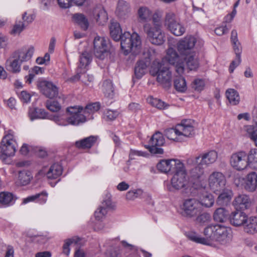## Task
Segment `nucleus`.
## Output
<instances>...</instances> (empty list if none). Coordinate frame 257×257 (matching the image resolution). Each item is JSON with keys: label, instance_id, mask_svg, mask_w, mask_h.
Listing matches in <instances>:
<instances>
[{"label": "nucleus", "instance_id": "obj_24", "mask_svg": "<svg viewBox=\"0 0 257 257\" xmlns=\"http://www.w3.org/2000/svg\"><path fill=\"white\" fill-rule=\"evenodd\" d=\"M233 205L237 209L245 210L249 208L251 201L248 196L245 194H239L235 197Z\"/></svg>", "mask_w": 257, "mask_h": 257}, {"label": "nucleus", "instance_id": "obj_52", "mask_svg": "<svg viewBox=\"0 0 257 257\" xmlns=\"http://www.w3.org/2000/svg\"><path fill=\"white\" fill-rule=\"evenodd\" d=\"M45 106L48 109L52 112H58L61 109V104L55 100H48L45 103Z\"/></svg>", "mask_w": 257, "mask_h": 257}, {"label": "nucleus", "instance_id": "obj_40", "mask_svg": "<svg viewBox=\"0 0 257 257\" xmlns=\"http://www.w3.org/2000/svg\"><path fill=\"white\" fill-rule=\"evenodd\" d=\"M73 18L82 29L85 31L88 29L89 23L87 19L83 14H75L73 15Z\"/></svg>", "mask_w": 257, "mask_h": 257}, {"label": "nucleus", "instance_id": "obj_42", "mask_svg": "<svg viewBox=\"0 0 257 257\" xmlns=\"http://www.w3.org/2000/svg\"><path fill=\"white\" fill-rule=\"evenodd\" d=\"M165 136L169 140L177 142L181 141L182 138H180L178 126L176 128H169L164 131Z\"/></svg>", "mask_w": 257, "mask_h": 257}, {"label": "nucleus", "instance_id": "obj_3", "mask_svg": "<svg viewBox=\"0 0 257 257\" xmlns=\"http://www.w3.org/2000/svg\"><path fill=\"white\" fill-rule=\"evenodd\" d=\"M152 76H157V81L162 86L169 88L171 86L172 74L169 69L164 64L154 62L150 70Z\"/></svg>", "mask_w": 257, "mask_h": 257}, {"label": "nucleus", "instance_id": "obj_28", "mask_svg": "<svg viewBox=\"0 0 257 257\" xmlns=\"http://www.w3.org/2000/svg\"><path fill=\"white\" fill-rule=\"evenodd\" d=\"M47 192L46 191H43L40 193L28 196L24 199L23 203L26 204L29 202L34 201L40 204H45L47 200Z\"/></svg>", "mask_w": 257, "mask_h": 257}, {"label": "nucleus", "instance_id": "obj_36", "mask_svg": "<svg viewBox=\"0 0 257 257\" xmlns=\"http://www.w3.org/2000/svg\"><path fill=\"white\" fill-rule=\"evenodd\" d=\"M228 212L223 207L216 209L213 214L214 220L218 222H224L228 218Z\"/></svg>", "mask_w": 257, "mask_h": 257}, {"label": "nucleus", "instance_id": "obj_43", "mask_svg": "<svg viewBox=\"0 0 257 257\" xmlns=\"http://www.w3.org/2000/svg\"><path fill=\"white\" fill-rule=\"evenodd\" d=\"M32 178V173L30 171L23 170L19 172L18 181L22 185L25 186L28 184Z\"/></svg>", "mask_w": 257, "mask_h": 257}, {"label": "nucleus", "instance_id": "obj_60", "mask_svg": "<svg viewBox=\"0 0 257 257\" xmlns=\"http://www.w3.org/2000/svg\"><path fill=\"white\" fill-rule=\"evenodd\" d=\"M204 86V81L201 79L195 80L192 84V87L197 91H200L203 90Z\"/></svg>", "mask_w": 257, "mask_h": 257}, {"label": "nucleus", "instance_id": "obj_62", "mask_svg": "<svg viewBox=\"0 0 257 257\" xmlns=\"http://www.w3.org/2000/svg\"><path fill=\"white\" fill-rule=\"evenodd\" d=\"M145 147L152 154H162L164 152L163 149L159 147H155V146L153 145L150 144V145H145Z\"/></svg>", "mask_w": 257, "mask_h": 257}, {"label": "nucleus", "instance_id": "obj_50", "mask_svg": "<svg viewBox=\"0 0 257 257\" xmlns=\"http://www.w3.org/2000/svg\"><path fill=\"white\" fill-rule=\"evenodd\" d=\"M164 23L165 25L167 26L168 29L173 25H175L176 23H178V22L177 20L175 14L172 12H169L166 15Z\"/></svg>", "mask_w": 257, "mask_h": 257}, {"label": "nucleus", "instance_id": "obj_46", "mask_svg": "<svg viewBox=\"0 0 257 257\" xmlns=\"http://www.w3.org/2000/svg\"><path fill=\"white\" fill-rule=\"evenodd\" d=\"M100 108V104L99 102H96L87 104L84 108H83V111L85 115H89L92 114L94 112L99 110Z\"/></svg>", "mask_w": 257, "mask_h": 257}, {"label": "nucleus", "instance_id": "obj_12", "mask_svg": "<svg viewBox=\"0 0 257 257\" xmlns=\"http://www.w3.org/2000/svg\"><path fill=\"white\" fill-rule=\"evenodd\" d=\"M37 85L40 92L47 98L52 99L58 95V88L51 81H39Z\"/></svg>", "mask_w": 257, "mask_h": 257}, {"label": "nucleus", "instance_id": "obj_13", "mask_svg": "<svg viewBox=\"0 0 257 257\" xmlns=\"http://www.w3.org/2000/svg\"><path fill=\"white\" fill-rule=\"evenodd\" d=\"M208 182L210 188L216 193L224 188L226 184V179L222 173L214 172L209 176Z\"/></svg>", "mask_w": 257, "mask_h": 257}, {"label": "nucleus", "instance_id": "obj_64", "mask_svg": "<svg viewBox=\"0 0 257 257\" xmlns=\"http://www.w3.org/2000/svg\"><path fill=\"white\" fill-rule=\"evenodd\" d=\"M106 257H120V253L117 248L110 249L107 252Z\"/></svg>", "mask_w": 257, "mask_h": 257}, {"label": "nucleus", "instance_id": "obj_63", "mask_svg": "<svg viewBox=\"0 0 257 257\" xmlns=\"http://www.w3.org/2000/svg\"><path fill=\"white\" fill-rule=\"evenodd\" d=\"M73 242H75V243H77L76 241H75L74 239H68L65 240L63 246V251L66 255H68L69 254L70 250L69 246Z\"/></svg>", "mask_w": 257, "mask_h": 257}, {"label": "nucleus", "instance_id": "obj_44", "mask_svg": "<svg viewBox=\"0 0 257 257\" xmlns=\"http://www.w3.org/2000/svg\"><path fill=\"white\" fill-rule=\"evenodd\" d=\"M183 59L186 61L187 66L190 70H195L198 68L199 63L198 60L195 58V52L184 57Z\"/></svg>", "mask_w": 257, "mask_h": 257}, {"label": "nucleus", "instance_id": "obj_2", "mask_svg": "<svg viewBox=\"0 0 257 257\" xmlns=\"http://www.w3.org/2000/svg\"><path fill=\"white\" fill-rule=\"evenodd\" d=\"M120 46L125 55L132 53L137 55L140 50L141 40L140 36L136 32L132 34L128 32H125L121 35L120 38Z\"/></svg>", "mask_w": 257, "mask_h": 257}, {"label": "nucleus", "instance_id": "obj_15", "mask_svg": "<svg viewBox=\"0 0 257 257\" xmlns=\"http://www.w3.org/2000/svg\"><path fill=\"white\" fill-rule=\"evenodd\" d=\"M151 52L147 50L143 53V60L137 62L135 67V74L136 77L140 79L145 74L147 67L150 65L151 62Z\"/></svg>", "mask_w": 257, "mask_h": 257}, {"label": "nucleus", "instance_id": "obj_31", "mask_svg": "<svg viewBox=\"0 0 257 257\" xmlns=\"http://www.w3.org/2000/svg\"><path fill=\"white\" fill-rule=\"evenodd\" d=\"M243 228L244 231L247 233L254 234L257 232V217H247Z\"/></svg>", "mask_w": 257, "mask_h": 257}, {"label": "nucleus", "instance_id": "obj_23", "mask_svg": "<svg viewBox=\"0 0 257 257\" xmlns=\"http://www.w3.org/2000/svg\"><path fill=\"white\" fill-rule=\"evenodd\" d=\"M180 138L192 137L194 136V127L191 124L190 120H183L181 124L178 125Z\"/></svg>", "mask_w": 257, "mask_h": 257}, {"label": "nucleus", "instance_id": "obj_53", "mask_svg": "<svg viewBox=\"0 0 257 257\" xmlns=\"http://www.w3.org/2000/svg\"><path fill=\"white\" fill-rule=\"evenodd\" d=\"M92 58L91 55L88 53L85 52L82 54L80 56L79 67L80 68L85 67L87 66L91 61Z\"/></svg>", "mask_w": 257, "mask_h": 257}, {"label": "nucleus", "instance_id": "obj_26", "mask_svg": "<svg viewBox=\"0 0 257 257\" xmlns=\"http://www.w3.org/2000/svg\"><path fill=\"white\" fill-rule=\"evenodd\" d=\"M113 207L114 205L112 204L111 200L108 199L104 200L94 213L95 218L100 220L106 214L108 209H113Z\"/></svg>", "mask_w": 257, "mask_h": 257}, {"label": "nucleus", "instance_id": "obj_59", "mask_svg": "<svg viewBox=\"0 0 257 257\" xmlns=\"http://www.w3.org/2000/svg\"><path fill=\"white\" fill-rule=\"evenodd\" d=\"M35 18V16L33 14L27 15V13L25 12L22 15V19L23 20V24L27 27L29 24L32 23Z\"/></svg>", "mask_w": 257, "mask_h": 257}, {"label": "nucleus", "instance_id": "obj_32", "mask_svg": "<svg viewBox=\"0 0 257 257\" xmlns=\"http://www.w3.org/2000/svg\"><path fill=\"white\" fill-rule=\"evenodd\" d=\"M62 166L58 163L52 165L46 173V176L50 179H55L59 177L62 173Z\"/></svg>", "mask_w": 257, "mask_h": 257}, {"label": "nucleus", "instance_id": "obj_9", "mask_svg": "<svg viewBox=\"0 0 257 257\" xmlns=\"http://www.w3.org/2000/svg\"><path fill=\"white\" fill-rule=\"evenodd\" d=\"M196 43L195 37L189 36L179 41L177 44V49L180 54L185 57L193 53V48Z\"/></svg>", "mask_w": 257, "mask_h": 257}, {"label": "nucleus", "instance_id": "obj_58", "mask_svg": "<svg viewBox=\"0 0 257 257\" xmlns=\"http://www.w3.org/2000/svg\"><path fill=\"white\" fill-rule=\"evenodd\" d=\"M247 131L249 134L250 139L255 142V145L257 146V124L253 127L249 126Z\"/></svg>", "mask_w": 257, "mask_h": 257}, {"label": "nucleus", "instance_id": "obj_22", "mask_svg": "<svg viewBox=\"0 0 257 257\" xmlns=\"http://www.w3.org/2000/svg\"><path fill=\"white\" fill-rule=\"evenodd\" d=\"M92 13L93 18L99 25H103L106 23L108 20L107 14L101 5L96 6L93 8Z\"/></svg>", "mask_w": 257, "mask_h": 257}, {"label": "nucleus", "instance_id": "obj_41", "mask_svg": "<svg viewBox=\"0 0 257 257\" xmlns=\"http://www.w3.org/2000/svg\"><path fill=\"white\" fill-rule=\"evenodd\" d=\"M247 162L249 167L257 170V149L250 150L247 155Z\"/></svg>", "mask_w": 257, "mask_h": 257}, {"label": "nucleus", "instance_id": "obj_1", "mask_svg": "<svg viewBox=\"0 0 257 257\" xmlns=\"http://www.w3.org/2000/svg\"><path fill=\"white\" fill-rule=\"evenodd\" d=\"M230 230L226 227L216 224L215 225H209L204 230L205 237H201L195 232H188L187 236L191 240L196 243L205 245H209L211 242L214 240L218 242L221 244H226L231 240Z\"/></svg>", "mask_w": 257, "mask_h": 257}, {"label": "nucleus", "instance_id": "obj_45", "mask_svg": "<svg viewBox=\"0 0 257 257\" xmlns=\"http://www.w3.org/2000/svg\"><path fill=\"white\" fill-rule=\"evenodd\" d=\"M102 89L104 95L108 97H112L113 96L114 88L110 80L104 81L102 84Z\"/></svg>", "mask_w": 257, "mask_h": 257}, {"label": "nucleus", "instance_id": "obj_57", "mask_svg": "<svg viewBox=\"0 0 257 257\" xmlns=\"http://www.w3.org/2000/svg\"><path fill=\"white\" fill-rule=\"evenodd\" d=\"M118 115V113L116 111L107 110L104 113L103 118L106 121H111L115 119Z\"/></svg>", "mask_w": 257, "mask_h": 257}, {"label": "nucleus", "instance_id": "obj_47", "mask_svg": "<svg viewBox=\"0 0 257 257\" xmlns=\"http://www.w3.org/2000/svg\"><path fill=\"white\" fill-rule=\"evenodd\" d=\"M174 85L178 91L184 92L186 90V83L185 79L182 77H178L174 79Z\"/></svg>", "mask_w": 257, "mask_h": 257}, {"label": "nucleus", "instance_id": "obj_51", "mask_svg": "<svg viewBox=\"0 0 257 257\" xmlns=\"http://www.w3.org/2000/svg\"><path fill=\"white\" fill-rule=\"evenodd\" d=\"M199 202L201 204V207L204 206L206 207H210L213 205L214 202V199L212 194H207L203 196Z\"/></svg>", "mask_w": 257, "mask_h": 257}, {"label": "nucleus", "instance_id": "obj_11", "mask_svg": "<svg viewBox=\"0 0 257 257\" xmlns=\"http://www.w3.org/2000/svg\"><path fill=\"white\" fill-rule=\"evenodd\" d=\"M166 59L169 63L174 66L176 72L180 75L184 70V61L180 58L176 51L172 48H169L167 51Z\"/></svg>", "mask_w": 257, "mask_h": 257}, {"label": "nucleus", "instance_id": "obj_19", "mask_svg": "<svg viewBox=\"0 0 257 257\" xmlns=\"http://www.w3.org/2000/svg\"><path fill=\"white\" fill-rule=\"evenodd\" d=\"M191 163H194L196 166L190 170V177L195 180L200 181L203 180L204 178V171L202 167L203 165L198 163H196L194 158H190L187 160L188 164Z\"/></svg>", "mask_w": 257, "mask_h": 257}, {"label": "nucleus", "instance_id": "obj_39", "mask_svg": "<svg viewBox=\"0 0 257 257\" xmlns=\"http://www.w3.org/2000/svg\"><path fill=\"white\" fill-rule=\"evenodd\" d=\"M165 139L163 134L160 132H156L151 137L149 143L155 146V147L162 146L165 144Z\"/></svg>", "mask_w": 257, "mask_h": 257}, {"label": "nucleus", "instance_id": "obj_35", "mask_svg": "<svg viewBox=\"0 0 257 257\" xmlns=\"http://www.w3.org/2000/svg\"><path fill=\"white\" fill-rule=\"evenodd\" d=\"M109 30L111 38L115 41H119L122 34L119 24L116 22H111Z\"/></svg>", "mask_w": 257, "mask_h": 257}, {"label": "nucleus", "instance_id": "obj_49", "mask_svg": "<svg viewBox=\"0 0 257 257\" xmlns=\"http://www.w3.org/2000/svg\"><path fill=\"white\" fill-rule=\"evenodd\" d=\"M168 29L172 34L177 36L182 35L185 32V28L179 22L175 25H173Z\"/></svg>", "mask_w": 257, "mask_h": 257}, {"label": "nucleus", "instance_id": "obj_18", "mask_svg": "<svg viewBox=\"0 0 257 257\" xmlns=\"http://www.w3.org/2000/svg\"><path fill=\"white\" fill-rule=\"evenodd\" d=\"M218 158V154L214 150H211L207 152L200 154L198 156L194 158L196 163H198L202 165L208 166L214 163Z\"/></svg>", "mask_w": 257, "mask_h": 257}, {"label": "nucleus", "instance_id": "obj_7", "mask_svg": "<svg viewBox=\"0 0 257 257\" xmlns=\"http://www.w3.org/2000/svg\"><path fill=\"white\" fill-rule=\"evenodd\" d=\"M15 142L11 134L6 135L0 146V159L4 161L8 157L13 156L16 152Z\"/></svg>", "mask_w": 257, "mask_h": 257}, {"label": "nucleus", "instance_id": "obj_48", "mask_svg": "<svg viewBox=\"0 0 257 257\" xmlns=\"http://www.w3.org/2000/svg\"><path fill=\"white\" fill-rule=\"evenodd\" d=\"M147 101L152 106L160 109H165L169 106L161 100L158 98H153L152 96L148 98Z\"/></svg>", "mask_w": 257, "mask_h": 257}, {"label": "nucleus", "instance_id": "obj_61", "mask_svg": "<svg viewBox=\"0 0 257 257\" xmlns=\"http://www.w3.org/2000/svg\"><path fill=\"white\" fill-rule=\"evenodd\" d=\"M25 24L20 21L18 24H16L13 27V29L12 30L11 34H20L21 32L26 28Z\"/></svg>", "mask_w": 257, "mask_h": 257}, {"label": "nucleus", "instance_id": "obj_21", "mask_svg": "<svg viewBox=\"0 0 257 257\" xmlns=\"http://www.w3.org/2000/svg\"><path fill=\"white\" fill-rule=\"evenodd\" d=\"M247 217V215L244 212L237 210L231 213L229 220L230 223L234 226L244 227Z\"/></svg>", "mask_w": 257, "mask_h": 257}, {"label": "nucleus", "instance_id": "obj_56", "mask_svg": "<svg viewBox=\"0 0 257 257\" xmlns=\"http://www.w3.org/2000/svg\"><path fill=\"white\" fill-rule=\"evenodd\" d=\"M143 191L141 189L131 190L126 194V199L127 200H134L138 197L142 195Z\"/></svg>", "mask_w": 257, "mask_h": 257}, {"label": "nucleus", "instance_id": "obj_33", "mask_svg": "<svg viewBox=\"0 0 257 257\" xmlns=\"http://www.w3.org/2000/svg\"><path fill=\"white\" fill-rule=\"evenodd\" d=\"M139 22L141 23H149L152 20V12L147 7H140L138 11Z\"/></svg>", "mask_w": 257, "mask_h": 257}, {"label": "nucleus", "instance_id": "obj_4", "mask_svg": "<svg viewBox=\"0 0 257 257\" xmlns=\"http://www.w3.org/2000/svg\"><path fill=\"white\" fill-rule=\"evenodd\" d=\"M83 107L80 105L69 106L66 109L67 122L69 124L77 126L87 121V119H92L93 117L88 118V115H85L83 111Z\"/></svg>", "mask_w": 257, "mask_h": 257}, {"label": "nucleus", "instance_id": "obj_27", "mask_svg": "<svg viewBox=\"0 0 257 257\" xmlns=\"http://www.w3.org/2000/svg\"><path fill=\"white\" fill-rule=\"evenodd\" d=\"M130 12V4L123 0H119L115 11L116 15L120 19H124L128 16Z\"/></svg>", "mask_w": 257, "mask_h": 257}, {"label": "nucleus", "instance_id": "obj_20", "mask_svg": "<svg viewBox=\"0 0 257 257\" xmlns=\"http://www.w3.org/2000/svg\"><path fill=\"white\" fill-rule=\"evenodd\" d=\"M218 191L220 193L217 198L216 204L222 207L229 205L233 195L232 190L225 188Z\"/></svg>", "mask_w": 257, "mask_h": 257}, {"label": "nucleus", "instance_id": "obj_8", "mask_svg": "<svg viewBox=\"0 0 257 257\" xmlns=\"http://www.w3.org/2000/svg\"><path fill=\"white\" fill-rule=\"evenodd\" d=\"M201 204L198 200L191 198L184 201L182 212L183 216L188 218H193L196 217L201 213Z\"/></svg>", "mask_w": 257, "mask_h": 257}, {"label": "nucleus", "instance_id": "obj_37", "mask_svg": "<svg viewBox=\"0 0 257 257\" xmlns=\"http://www.w3.org/2000/svg\"><path fill=\"white\" fill-rule=\"evenodd\" d=\"M16 198L14 195L9 192H2L0 193V203L4 205H11L14 203Z\"/></svg>", "mask_w": 257, "mask_h": 257}, {"label": "nucleus", "instance_id": "obj_30", "mask_svg": "<svg viewBox=\"0 0 257 257\" xmlns=\"http://www.w3.org/2000/svg\"><path fill=\"white\" fill-rule=\"evenodd\" d=\"M22 63L10 56L6 61V69L13 73H18L21 71Z\"/></svg>", "mask_w": 257, "mask_h": 257}, {"label": "nucleus", "instance_id": "obj_55", "mask_svg": "<svg viewBox=\"0 0 257 257\" xmlns=\"http://www.w3.org/2000/svg\"><path fill=\"white\" fill-rule=\"evenodd\" d=\"M196 217V221L200 224H204L208 223L211 219L210 215L207 212H203L199 214Z\"/></svg>", "mask_w": 257, "mask_h": 257}, {"label": "nucleus", "instance_id": "obj_10", "mask_svg": "<svg viewBox=\"0 0 257 257\" xmlns=\"http://www.w3.org/2000/svg\"><path fill=\"white\" fill-rule=\"evenodd\" d=\"M94 54L96 58L104 60L108 54L107 41L103 37L96 36L93 41Z\"/></svg>", "mask_w": 257, "mask_h": 257}, {"label": "nucleus", "instance_id": "obj_6", "mask_svg": "<svg viewBox=\"0 0 257 257\" xmlns=\"http://www.w3.org/2000/svg\"><path fill=\"white\" fill-rule=\"evenodd\" d=\"M178 169L173 173L171 179L172 187L168 188L170 191L185 188L188 183L187 172L184 164L179 165Z\"/></svg>", "mask_w": 257, "mask_h": 257}, {"label": "nucleus", "instance_id": "obj_5", "mask_svg": "<svg viewBox=\"0 0 257 257\" xmlns=\"http://www.w3.org/2000/svg\"><path fill=\"white\" fill-rule=\"evenodd\" d=\"M143 30L146 34L147 39L153 45H161L165 41V33L162 28L152 27L150 23H145Z\"/></svg>", "mask_w": 257, "mask_h": 257}, {"label": "nucleus", "instance_id": "obj_14", "mask_svg": "<svg viewBox=\"0 0 257 257\" xmlns=\"http://www.w3.org/2000/svg\"><path fill=\"white\" fill-rule=\"evenodd\" d=\"M230 164L233 168L238 171L245 169L248 166L245 152L240 151L233 154L230 159Z\"/></svg>", "mask_w": 257, "mask_h": 257}, {"label": "nucleus", "instance_id": "obj_34", "mask_svg": "<svg viewBox=\"0 0 257 257\" xmlns=\"http://www.w3.org/2000/svg\"><path fill=\"white\" fill-rule=\"evenodd\" d=\"M28 115L31 120L35 119H44L47 117V113L43 109L36 107H30Z\"/></svg>", "mask_w": 257, "mask_h": 257}, {"label": "nucleus", "instance_id": "obj_54", "mask_svg": "<svg viewBox=\"0 0 257 257\" xmlns=\"http://www.w3.org/2000/svg\"><path fill=\"white\" fill-rule=\"evenodd\" d=\"M121 243L124 249V251L129 253V255L137 254L138 253V249L131 244H130L124 240L121 241Z\"/></svg>", "mask_w": 257, "mask_h": 257}, {"label": "nucleus", "instance_id": "obj_38", "mask_svg": "<svg viewBox=\"0 0 257 257\" xmlns=\"http://www.w3.org/2000/svg\"><path fill=\"white\" fill-rule=\"evenodd\" d=\"M226 96L229 103L232 105L238 104L240 101V97L238 92L234 89H228L226 91Z\"/></svg>", "mask_w": 257, "mask_h": 257}, {"label": "nucleus", "instance_id": "obj_17", "mask_svg": "<svg viewBox=\"0 0 257 257\" xmlns=\"http://www.w3.org/2000/svg\"><path fill=\"white\" fill-rule=\"evenodd\" d=\"M183 164L177 159L162 160L158 163L157 167L162 172L173 173L178 169L179 165Z\"/></svg>", "mask_w": 257, "mask_h": 257}, {"label": "nucleus", "instance_id": "obj_29", "mask_svg": "<svg viewBox=\"0 0 257 257\" xmlns=\"http://www.w3.org/2000/svg\"><path fill=\"white\" fill-rule=\"evenodd\" d=\"M257 188V174L252 172L248 174L244 184L245 189L249 192L254 191Z\"/></svg>", "mask_w": 257, "mask_h": 257}, {"label": "nucleus", "instance_id": "obj_25", "mask_svg": "<svg viewBox=\"0 0 257 257\" xmlns=\"http://www.w3.org/2000/svg\"><path fill=\"white\" fill-rule=\"evenodd\" d=\"M97 136H90L75 142V146L79 149H89L96 143Z\"/></svg>", "mask_w": 257, "mask_h": 257}, {"label": "nucleus", "instance_id": "obj_16", "mask_svg": "<svg viewBox=\"0 0 257 257\" xmlns=\"http://www.w3.org/2000/svg\"><path fill=\"white\" fill-rule=\"evenodd\" d=\"M34 52V49L33 47H31L28 49L23 47L14 51L10 56L22 64L23 62L28 61L31 59Z\"/></svg>", "mask_w": 257, "mask_h": 257}]
</instances>
